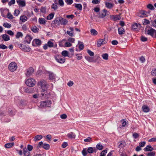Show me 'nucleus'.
I'll list each match as a JSON object with an SVG mask.
<instances>
[{
  "mask_svg": "<svg viewBox=\"0 0 156 156\" xmlns=\"http://www.w3.org/2000/svg\"><path fill=\"white\" fill-rule=\"evenodd\" d=\"M7 16L8 19H12L13 18V16L9 12L7 15Z\"/></svg>",
  "mask_w": 156,
  "mask_h": 156,
  "instance_id": "nucleus-57",
  "label": "nucleus"
},
{
  "mask_svg": "<svg viewBox=\"0 0 156 156\" xmlns=\"http://www.w3.org/2000/svg\"><path fill=\"white\" fill-rule=\"evenodd\" d=\"M42 138V136L41 135H37L35 136L34 138V140L35 141H38Z\"/></svg>",
  "mask_w": 156,
  "mask_h": 156,
  "instance_id": "nucleus-23",
  "label": "nucleus"
},
{
  "mask_svg": "<svg viewBox=\"0 0 156 156\" xmlns=\"http://www.w3.org/2000/svg\"><path fill=\"white\" fill-rule=\"evenodd\" d=\"M14 145V143H8L5 144V147L6 148H9L12 147Z\"/></svg>",
  "mask_w": 156,
  "mask_h": 156,
  "instance_id": "nucleus-24",
  "label": "nucleus"
},
{
  "mask_svg": "<svg viewBox=\"0 0 156 156\" xmlns=\"http://www.w3.org/2000/svg\"><path fill=\"white\" fill-rule=\"evenodd\" d=\"M19 5L22 7L26 5L25 2L24 1L22 0L18 4Z\"/></svg>",
  "mask_w": 156,
  "mask_h": 156,
  "instance_id": "nucleus-45",
  "label": "nucleus"
},
{
  "mask_svg": "<svg viewBox=\"0 0 156 156\" xmlns=\"http://www.w3.org/2000/svg\"><path fill=\"white\" fill-rule=\"evenodd\" d=\"M107 40H106L104 37L103 39H99L97 42V45L98 47H100L102 44H106L107 43Z\"/></svg>",
  "mask_w": 156,
  "mask_h": 156,
  "instance_id": "nucleus-6",
  "label": "nucleus"
},
{
  "mask_svg": "<svg viewBox=\"0 0 156 156\" xmlns=\"http://www.w3.org/2000/svg\"><path fill=\"white\" fill-rule=\"evenodd\" d=\"M150 21L148 20L144 19L143 24L144 25H146L150 24Z\"/></svg>",
  "mask_w": 156,
  "mask_h": 156,
  "instance_id": "nucleus-55",
  "label": "nucleus"
},
{
  "mask_svg": "<svg viewBox=\"0 0 156 156\" xmlns=\"http://www.w3.org/2000/svg\"><path fill=\"white\" fill-rule=\"evenodd\" d=\"M101 56L105 60H107L108 59V55L107 53H105L102 54Z\"/></svg>",
  "mask_w": 156,
  "mask_h": 156,
  "instance_id": "nucleus-36",
  "label": "nucleus"
},
{
  "mask_svg": "<svg viewBox=\"0 0 156 156\" xmlns=\"http://www.w3.org/2000/svg\"><path fill=\"white\" fill-rule=\"evenodd\" d=\"M147 7L151 10H154V8L153 6L151 4H148L147 5Z\"/></svg>",
  "mask_w": 156,
  "mask_h": 156,
  "instance_id": "nucleus-49",
  "label": "nucleus"
},
{
  "mask_svg": "<svg viewBox=\"0 0 156 156\" xmlns=\"http://www.w3.org/2000/svg\"><path fill=\"white\" fill-rule=\"evenodd\" d=\"M20 47L24 51L29 52L30 50V48L28 45L21 44L20 45Z\"/></svg>",
  "mask_w": 156,
  "mask_h": 156,
  "instance_id": "nucleus-5",
  "label": "nucleus"
},
{
  "mask_svg": "<svg viewBox=\"0 0 156 156\" xmlns=\"http://www.w3.org/2000/svg\"><path fill=\"white\" fill-rule=\"evenodd\" d=\"M140 24L136 23H135L132 25V29L133 30L135 31L138 30L140 28Z\"/></svg>",
  "mask_w": 156,
  "mask_h": 156,
  "instance_id": "nucleus-9",
  "label": "nucleus"
},
{
  "mask_svg": "<svg viewBox=\"0 0 156 156\" xmlns=\"http://www.w3.org/2000/svg\"><path fill=\"white\" fill-rule=\"evenodd\" d=\"M7 47L3 44H0V48L2 49H7Z\"/></svg>",
  "mask_w": 156,
  "mask_h": 156,
  "instance_id": "nucleus-52",
  "label": "nucleus"
},
{
  "mask_svg": "<svg viewBox=\"0 0 156 156\" xmlns=\"http://www.w3.org/2000/svg\"><path fill=\"white\" fill-rule=\"evenodd\" d=\"M45 101L46 102V107H50L51 104V101L50 100H47L46 101Z\"/></svg>",
  "mask_w": 156,
  "mask_h": 156,
  "instance_id": "nucleus-31",
  "label": "nucleus"
},
{
  "mask_svg": "<svg viewBox=\"0 0 156 156\" xmlns=\"http://www.w3.org/2000/svg\"><path fill=\"white\" fill-rule=\"evenodd\" d=\"M27 18L26 16L23 15L20 17V20L23 22H25L27 20Z\"/></svg>",
  "mask_w": 156,
  "mask_h": 156,
  "instance_id": "nucleus-27",
  "label": "nucleus"
},
{
  "mask_svg": "<svg viewBox=\"0 0 156 156\" xmlns=\"http://www.w3.org/2000/svg\"><path fill=\"white\" fill-rule=\"evenodd\" d=\"M9 70L11 72H14L16 70L17 68L16 63L15 62H12L9 64L8 67Z\"/></svg>",
  "mask_w": 156,
  "mask_h": 156,
  "instance_id": "nucleus-3",
  "label": "nucleus"
},
{
  "mask_svg": "<svg viewBox=\"0 0 156 156\" xmlns=\"http://www.w3.org/2000/svg\"><path fill=\"white\" fill-rule=\"evenodd\" d=\"M2 38L5 41H7L10 40V37L9 36L6 34L2 35Z\"/></svg>",
  "mask_w": 156,
  "mask_h": 156,
  "instance_id": "nucleus-22",
  "label": "nucleus"
},
{
  "mask_svg": "<svg viewBox=\"0 0 156 156\" xmlns=\"http://www.w3.org/2000/svg\"><path fill=\"white\" fill-rule=\"evenodd\" d=\"M87 52L91 56H93L94 55V53L89 50H87Z\"/></svg>",
  "mask_w": 156,
  "mask_h": 156,
  "instance_id": "nucleus-51",
  "label": "nucleus"
},
{
  "mask_svg": "<svg viewBox=\"0 0 156 156\" xmlns=\"http://www.w3.org/2000/svg\"><path fill=\"white\" fill-rule=\"evenodd\" d=\"M54 16V14L53 13L49 14L47 17L48 20H50L52 19Z\"/></svg>",
  "mask_w": 156,
  "mask_h": 156,
  "instance_id": "nucleus-39",
  "label": "nucleus"
},
{
  "mask_svg": "<svg viewBox=\"0 0 156 156\" xmlns=\"http://www.w3.org/2000/svg\"><path fill=\"white\" fill-rule=\"evenodd\" d=\"M155 155V152L154 151L148 153L147 154V156H154Z\"/></svg>",
  "mask_w": 156,
  "mask_h": 156,
  "instance_id": "nucleus-54",
  "label": "nucleus"
},
{
  "mask_svg": "<svg viewBox=\"0 0 156 156\" xmlns=\"http://www.w3.org/2000/svg\"><path fill=\"white\" fill-rule=\"evenodd\" d=\"M32 39L30 35H27L25 37V41L27 43L30 44Z\"/></svg>",
  "mask_w": 156,
  "mask_h": 156,
  "instance_id": "nucleus-16",
  "label": "nucleus"
},
{
  "mask_svg": "<svg viewBox=\"0 0 156 156\" xmlns=\"http://www.w3.org/2000/svg\"><path fill=\"white\" fill-rule=\"evenodd\" d=\"M78 44H79V48L81 50H83L84 48V45L83 42L79 41Z\"/></svg>",
  "mask_w": 156,
  "mask_h": 156,
  "instance_id": "nucleus-33",
  "label": "nucleus"
},
{
  "mask_svg": "<svg viewBox=\"0 0 156 156\" xmlns=\"http://www.w3.org/2000/svg\"><path fill=\"white\" fill-rule=\"evenodd\" d=\"M87 151L89 154L92 153L94 152V149L92 147H89L87 148Z\"/></svg>",
  "mask_w": 156,
  "mask_h": 156,
  "instance_id": "nucleus-35",
  "label": "nucleus"
},
{
  "mask_svg": "<svg viewBox=\"0 0 156 156\" xmlns=\"http://www.w3.org/2000/svg\"><path fill=\"white\" fill-rule=\"evenodd\" d=\"M58 3L61 6H63L64 3L63 0H58Z\"/></svg>",
  "mask_w": 156,
  "mask_h": 156,
  "instance_id": "nucleus-61",
  "label": "nucleus"
},
{
  "mask_svg": "<svg viewBox=\"0 0 156 156\" xmlns=\"http://www.w3.org/2000/svg\"><path fill=\"white\" fill-rule=\"evenodd\" d=\"M3 26H4L5 27H7L8 28H10L11 27V24L8 23H4L3 24Z\"/></svg>",
  "mask_w": 156,
  "mask_h": 156,
  "instance_id": "nucleus-42",
  "label": "nucleus"
},
{
  "mask_svg": "<svg viewBox=\"0 0 156 156\" xmlns=\"http://www.w3.org/2000/svg\"><path fill=\"white\" fill-rule=\"evenodd\" d=\"M23 153L24 156H30V152L28 151L26 147L23 148Z\"/></svg>",
  "mask_w": 156,
  "mask_h": 156,
  "instance_id": "nucleus-18",
  "label": "nucleus"
},
{
  "mask_svg": "<svg viewBox=\"0 0 156 156\" xmlns=\"http://www.w3.org/2000/svg\"><path fill=\"white\" fill-rule=\"evenodd\" d=\"M42 92H43V90H42ZM42 92L41 93V95L42 97L44 96V95H45V97L46 98H49L48 96H49V93L46 92Z\"/></svg>",
  "mask_w": 156,
  "mask_h": 156,
  "instance_id": "nucleus-32",
  "label": "nucleus"
},
{
  "mask_svg": "<svg viewBox=\"0 0 156 156\" xmlns=\"http://www.w3.org/2000/svg\"><path fill=\"white\" fill-rule=\"evenodd\" d=\"M59 21L60 22V24L61 25H66L68 21L66 19H64L62 18H59Z\"/></svg>",
  "mask_w": 156,
  "mask_h": 156,
  "instance_id": "nucleus-11",
  "label": "nucleus"
},
{
  "mask_svg": "<svg viewBox=\"0 0 156 156\" xmlns=\"http://www.w3.org/2000/svg\"><path fill=\"white\" fill-rule=\"evenodd\" d=\"M144 150L145 151H151L154 150V148L151 146L147 145Z\"/></svg>",
  "mask_w": 156,
  "mask_h": 156,
  "instance_id": "nucleus-13",
  "label": "nucleus"
},
{
  "mask_svg": "<svg viewBox=\"0 0 156 156\" xmlns=\"http://www.w3.org/2000/svg\"><path fill=\"white\" fill-rule=\"evenodd\" d=\"M65 2L67 4L70 5L73 3V0H65Z\"/></svg>",
  "mask_w": 156,
  "mask_h": 156,
  "instance_id": "nucleus-59",
  "label": "nucleus"
},
{
  "mask_svg": "<svg viewBox=\"0 0 156 156\" xmlns=\"http://www.w3.org/2000/svg\"><path fill=\"white\" fill-rule=\"evenodd\" d=\"M147 12L144 10H141L140 12V13L141 15H143L144 16H147Z\"/></svg>",
  "mask_w": 156,
  "mask_h": 156,
  "instance_id": "nucleus-38",
  "label": "nucleus"
},
{
  "mask_svg": "<svg viewBox=\"0 0 156 156\" xmlns=\"http://www.w3.org/2000/svg\"><path fill=\"white\" fill-rule=\"evenodd\" d=\"M105 4L106 7L110 9L113 7V4L109 2H106Z\"/></svg>",
  "mask_w": 156,
  "mask_h": 156,
  "instance_id": "nucleus-28",
  "label": "nucleus"
},
{
  "mask_svg": "<svg viewBox=\"0 0 156 156\" xmlns=\"http://www.w3.org/2000/svg\"><path fill=\"white\" fill-rule=\"evenodd\" d=\"M51 8L55 10L57 9H58L57 4H53L51 5Z\"/></svg>",
  "mask_w": 156,
  "mask_h": 156,
  "instance_id": "nucleus-48",
  "label": "nucleus"
},
{
  "mask_svg": "<svg viewBox=\"0 0 156 156\" xmlns=\"http://www.w3.org/2000/svg\"><path fill=\"white\" fill-rule=\"evenodd\" d=\"M9 113L10 116H12L15 115V112L11 109H9Z\"/></svg>",
  "mask_w": 156,
  "mask_h": 156,
  "instance_id": "nucleus-44",
  "label": "nucleus"
},
{
  "mask_svg": "<svg viewBox=\"0 0 156 156\" xmlns=\"http://www.w3.org/2000/svg\"><path fill=\"white\" fill-rule=\"evenodd\" d=\"M34 72V69L30 67L27 69L26 73V75L27 76L29 77Z\"/></svg>",
  "mask_w": 156,
  "mask_h": 156,
  "instance_id": "nucleus-10",
  "label": "nucleus"
},
{
  "mask_svg": "<svg viewBox=\"0 0 156 156\" xmlns=\"http://www.w3.org/2000/svg\"><path fill=\"white\" fill-rule=\"evenodd\" d=\"M55 59L58 62L62 64L64 63L65 61L64 57L58 56L55 57Z\"/></svg>",
  "mask_w": 156,
  "mask_h": 156,
  "instance_id": "nucleus-8",
  "label": "nucleus"
},
{
  "mask_svg": "<svg viewBox=\"0 0 156 156\" xmlns=\"http://www.w3.org/2000/svg\"><path fill=\"white\" fill-rule=\"evenodd\" d=\"M38 85L39 87L42 88L43 92L45 91L48 87V85L47 82L44 80H41L38 83Z\"/></svg>",
  "mask_w": 156,
  "mask_h": 156,
  "instance_id": "nucleus-1",
  "label": "nucleus"
},
{
  "mask_svg": "<svg viewBox=\"0 0 156 156\" xmlns=\"http://www.w3.org/2000/svg\"><path fill=\"white\" fill-rule=\"evenodd\" d=\"M151 75L154 76H156V69H153L151 71Z\"/></svg>",
  "mask_w": 156,
  "mask_h": 156,
  "instance_id": "nucleus-63",
  "label": "nucleus"
},
{
  "mask_svg": "<svg viewBox=\"0 0 156 156\" xmlns=\"http://www.w3.org/2000/svg\"><path fill=\"white\" fill-rule=\"evenodd\" d=\"M35 83V80L33 79H28L25 82L26 84L30 87H32L34 86Z\"/></svg>",
  "mask_w": 156,
  "mask_h": 156,
  "instance_id": "nucleus-4",
  "label": "nucleus"
},
{
  "mask_svg": "<svg viewBox=\"0 0 156 156\" xmlns=\"http://www.w3.org/2000/svg\"><path fill=\"white\" fill-rule=\"evenodd\" d=\"M60 117L62 119H65L67 118V116L66 114H64L60 115Z\"/></svg>",
  "mask_w": 156,
  "mask_h": 156,
  "instance_id": "nucleus-64",
  "label": "nucleus"
},
{
  "mask_svg": "<svg viewBox=\"0 0 156 156\" xmlns=\"http://www.w3.org/2000/svg\"><path fill=\"white\" fill-rule=\"evenodd\" d=\"M141 40L143 42L147 41V37H145L143 36H142L140 38Z\"/></svg>",
  "mask_w": 156,
  "mask_h": 156,
  "instance_id": "nucleus-60",
  "label": "nucleus"
},
{
  "mask_svg": "<svg viewBox=\"0 0 156 156\" xmlns=\"http://www.w3.org/2000/svg\"><path fill=\"white\" fill-rule=\"evenodd\" d=\"M48 73L49 74V78L50 80H53L55 79V76L53 73L49 72Z\"/></svg>",
  "mask_w": 156,
  "mask_h": 156,
  "instance_id": "nucleus-21",
  "label": "nucleus"
},
{
  "mask_svg": "<svg viewBox=\"0 0 156 156\" xmlns=\"http://www.w3.org/2000/svg\"><path fill=\"white\" fill-rule=\"evenodd\" d=\"M119 34L120 35H122L124 34L125 33V30L122 27L119 28L118 29Z\"/></svg>",
  "mask_w": 156,
  "mask_h": 156,
  "instance_id": "nucleus-26",
  "label": "nucleus"
},
{
  "mask_svg": "<svg viewBox=\"0 0 156 156\" xmlns=\"http://www.w3.org/2000/svg\"><path fill=\"white\" fill-rule=\"evenodd\" d=\"M75 7L80 10H81L82 8V5L80 4H76Z\"/></svg>",
  "mask_w": 156,
  "mask_h": 156,
  "instance_id": "nucleus-30",
  "label": "nucleus"
},
{
  "mask_svg": "<svg viewBox=\"0 0 156 156\" xmlns=\"http://www.w3.org/2000/svg\"><path fill=\"white\" fill-rule=\"evenodd\" d=\"M46 102L45 101H41V102L40 106L41 107L45 108L46 107L45 105Z\"/></svg>",
  "mask_w": 156,
  "mask_h": 156,
  "instance_id": "nucleus-53",
  "label": "nucleus"
},
{
  "mask_svg": "<svg viewBox=\"0 0 156 156\" xmlns=\"http://www.w3.org/2000/svg\"><path fill=\"white\" fill-rule=\"evenodd\" d=\"M48 47L50 48L54 46L53 43L50 41H48L47 43Z\"/></svg>",
  "mask_w": 156,
  "mask_h": 156,
  "instance_id": "nucleus-46",
  "label": "nucleus"
},
{
  "mask_svg": "<svg viewBox=\"0 0 156 156\" xmlns=\"http://www.w3.org/2000/svg\"><path fill=\"white\" fill-rule=\"evenodd\" d=\"M39 23L41 24H44L45 23V20L43 18H40L39 19Z\"/></svg>",
  "mask_w": 156,
  "mask_h": 156,
  "instance_id": "nucleus-40",
  "label": "nucleus"
},
{
  "mask_svg": "<svg viewBox=\"0 0 156 156\" xmlns=\"http://www.w3.org/2000/svg\"><path fill=\"white\" fill-rule=\"evenodd\" d=\"M60 24V22L59 21V19L58 20H53L51 23V25L53 27L57 26L58 25H59Z\"/></svg>",
  "mask_w": 156,
  "mask_h": 156,
  "instance_id": "nucleus-15",
  "label": "nucleus"
},
{
  "mask_svg": "<svg viewBox=\"0 0 156 156\" xmlns=\"http://www.w3.org/2000/svg\"><path fill=\"white\" fill-rule=\"evenodd\" d=\"M42 147L44 149L48 150L50 148V146L48 144L44 143L42 146Z\"/></svg>",
  "mask_w": 156,
  "mask_h": 156,
  "instance_id": "nucleus-29",
  "label": "nucleus"
},
{
  "mask_svg": "<svg viewBox=\"0 0 156 156\" xmlns=\"http://www.w3.org/2000/svg\"><path fill=\"white\" fill-rule=\"evenodd\" d=\"M151 23L152 26L156 28V19L154 20H151Z\"/></svg>",
  "mask_w": 156,
  "mask_h": 156,
  "instance_id": "nucleus-41",
  "label": "nucleus"
},
{
  "mask_svg": "<svg viewBox=\"0 0 156 156\" xmlns=\"http://www.w3.org/2000/svg\"><path fill=\"white\" fill-rule=\"evenodd\" d=\"M142 110L144 112H147L150 109L149 108L147 105H143L142 107Z\"/></svg>",
  "mask_w": 156,
  "mask_h": 156,
  "instance_id": "nucleus-20",
  "label": "nucleus"
},
{
  "mask_svg": "<svg viewBox=\"0 0 156 156\" xmlns=\"http://www.w3.org/2000/svg\"><path fill=\"white\" fill-rule=\"evenodd\" d=\"M146 144V142L145 141L141 142L139 143V146L141 147H143Z\"/></svg>",
  "mask_w": 156,
  "mask_h": 156,
  "instance_id": "nucleus-62",
  "label": "nucleus"
},
{
  "mask_svg": "<svg viewBox=\"0 0 156 156\" xmlns=\"http://www.w3.org/2000/svg\"><path fill=\"white\" fill-rule=\"evenodd\" d=\"M23 34L21 32H18L17 33L16 37L17 38H19L20 37L23 36Z\"/></svg>",
  "mask_w": 156,
  "mask_h": 156,
  "instance_id": "nucleus-47",
  "label": "nucleus"
},
{
  "mask_svg": "<svg viewBox=\"0 0 156 156\" xmlns=\"http://www.w3.org/2000/svg\"><path fill=\"white\" fill-rule=\"evenodd\" d=\"M67 136L70 139L75 138L76 137L75 134L73 132H70L68 133Z\"/></svg>",
  "mask_w": 156,
  "mask_h": 156,
  "instance_id": "nucleus-17",
  "label": "nucleus"
},
{
  "mask_svg": "<svg viewBox=\"0 0 156 156\" xmlns=\"http://www.w3.org/2000/svg\"><path fill=\"white\" fill-rule=\"evenodd\" d=\"M103 13H101V15H100L98 17L99 18H103L106 15H108V12L107 11V10L105 9H104L103 10Z\"/></svg>",
  "mask_w": 156,
  "mask_h": 156,
  "instance_id": "nucleus-12",
  "label": "nucleus"
},
{
  "mask_svg": "<svg viewBox=\"0 0 156 156\" xmlns=\"http://www.w3.org/2000/svg\"><path fill=\"white\" fill-rule=\"evenodd\" d=\"M110 17L111 20H113L114 21L119 20L120 19V16L117 15H110Z\"/></svg>",
  "mask_w": 156,
  "mask_h": 156,
  "instance_id": "nucleus-14",
  "label": "nucleus"
},
{
  "mask_svg": "<svg viewBox=\"0 0 156 156\" xmlns=\"http://www.w3.org/2000/svg\"><path fill=\"white\" fill-rule=\"evenodd\" d=\"M32 31L34 33H36L38 32L39 29L37 28L36 26H34L31 28Z\"/></svg>",
  "mask_w": 156,
  "mask_h": 156,
  "instance_id": "nucleus-25",
  "label": "nucleus"
},
{
  "mask_svg": "<svg viewBox=\"0 0 156 156\" xmlns=\"http://www.w3.org/2000/svg\"><path fill=\"white\" fill-rule=\"evenodd\" d=\"M118 147L120 148L123 147L126 145L125 142L123 141H120L118 143Z\"/></svg>",
  "mask_w": 156,
  "mask_h": 156,
  "instance_id": "nucleus-19",
  "label": "nucleus"
},
{
  "mask_svg": "<svg viewBox=\"0 0 156 156\" xmlns=\"http://www.w3.org/2000/svg\"><path fill=\"white\" fill-rule=\"evenodd\" d=\"M147 34L153 37L156 38V30L151 27L147 30Z\"/></svg>",
  "mask_w": 156,
  "mask_h": 156,
  "instance_id": "nucleus-2",
  "label": "nucleus"
},
{
  "mask_svg": "<svg viewBox=\"0 0 156 156\" xmlns=\"http://www.w3.org/2000/svg\"><path fill=\"white\" fill-rule=\"evenodd\" d=\"M62 55L64 57L68 56V52L66 51H63L62 52Z\"/></svg>",
  "mask_w": 156,
  "mask_h": 156,
  "instance_id": "nucleus-43",
  "label": "nucleus"
},
{
  "mask_svg": "<svg viewBox=\"0 0 156 156\" xmlns=\"http://www.w3.org/2000/svg\"><path fill=\"white\" fill-rule=\"evenodd\" d=\"M41 43V41L37 39H34L32 42V45L34 46H40Z\"/></svg>",
  "mask_w": 156,
  "mask_h": 156,
  "instance_id": "nucleus-7",
  "label": "nucleus"
},
{
  "mask_svg": "<svg viewBox=\"0 0 156 156\" xmlns=\"http://www.w3.org/2000/svg\"><path fill=\"white\" fill-rule=\"evenodd\" d=\"M82 152L83 156H86L87 153H88L85 149H84L82 151Z\"/></svg>",
  "mask_w": 156,
  "mask_h": 156,
  "instance_id": "nucleus-56",
  "label": "nucleus"
},
{
  "mask_svg": "<svg viewBox=\"0 0 156 156\" xmlns=\"http://www.w3.org/2000/svg\"><path fill=\"white\" fill-rule=\"evenodd\" d=\"M27 150H28L29 151H31L33 150V147L31 145L28 144L27 146Z\"/></svg>",
  "mask_w": 156,
  "mask_h": 156,
  "instance_id": "nucleus-50",
  "label": "nucleus"
},
{
  "mask_svg": "<svg viewBox=\"0 0 156 156\" xmlns=\"http://www.w3.org/2000/svg\"><path fill=\"white\" fill-rule=\"evenodd\" d=\"M90 32L92 35L93 36L96 35L98 34V32L94 29L90 30Z\"/></svg>",
  "mask_w": 156,
  "mask_h": 156,
  "instance_id": "nucleus-34",
  "label": "nucleus"
},
{
  "mask_svg": "<svg viewBox=\"0 0 156 156\" xmlns=\"http://www.w3.org/2000/svg\"><path fill=\"white\" fill-rule=\"evenodd\" d=\"M96 148L98 149L101 150L103 149V146L101 144L99 143L97 145Z\"/></svg>",
  "mask_w": 156,
  "mask_h": 156,
  "instance_id": "nucleus-37",
  "label": "nucleus"
},
{
  "mask_svg": "<svg viewBox=\"0 0 156 156\" xmlns=\"http://www.w3.org/2000/svg\"><path fill=\"white\" fill-rule=\"evenodd\" d=\"M92 138L90 137H88L87 138L85 139L84 141L86 142H89L91 141Z\"/></svg>",
  "mask_w": 156,
  "mask_h": 156,
  "instance_id": "nucleus-58",
  "label": "nucleus"
}]
</instances>
